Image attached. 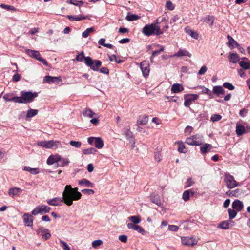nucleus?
Returning a JSON list of instances; mask_svg holds the SVG:
<instances>
[{
  "mask_svg": "<svg viewBox=\"0 0 250 250\" xmlns=\"http://www.w3.org/2000/svg\"><path fill=\"white\" fill-rule=\"evenodd\" d=\"M82 195L78 191V188H72L70 185H66L62 192V199L60 197H55L46 201L48 204L57 206L61 205L62 202L70 206L73 204V201H77L81 198Z\"/></svg>",
  "mask_w": 250,
  "mask_h": 250,
  "instance_id": "f257e3e1",
  "label": "nucleus"
},
{
  "mask_svg": "<svg viewBox=\"0 0 250 250\" xmlns=\"http://www.w3.org/2000/svg\"><path fill=\"white\" fill-rule=\"evenodd\" d=\"M38 96L37 92L21 91V97H13L10 99H6V95L4 96L3 98L6 101H13L16 103L26 104L32 102L33 99Z\"/></svg>",
  "mask_w": 250,
  "mask_h": 250,
  "instance_id": "f03ea898",
  "label": "nucleus"
},
{
  "mask_svg": "<svg viewBox=\"0 0 250 250\" xmlns=\"http://www.w3.org/2000/svg\"><path fill=\"white\" fill-rule=\"evenodd\" d=\"M168 28L167 25H166L163 28H161L160 26L155 23H151L146 25L142 30V33L146 36L151 35H160L164 33Z\"/></svg>",
  "mask_w": 250,
  "mask_h": 250,
  "instance_id": "7ed1b4c3",
  "label": "nucleus"
},
{
  "mask_svg": "<svg viewBox=\"0 0 250 250\" xmlns=\"http://www.w3.org/2000/svg\"><path fill=\"white\" fill-rule=\"evenodd\" d=\"M36 145L46 149H57L62 148V144L61 141L59 140H51L38 141Z\"/></svg>",
  "mask_w": 250,
  "mask_h": 250,
  "instance_id": "20e7f679",
  "label": "nucleus"
},
{
  "mask_svg": "<svg viewBox=\"0 0 250 250\" xmlns=\"http://www.w3.org/2000/svg\"><path fill=\"white\" fill-rule=\"evenodd\" d=\"M203 141V137L201 135L197 134L187 138L186 143L192 146H200Z\"/></svg>",
  "mask_w": 250,
  "mask_h": 250,
  "instance_id": "39448f33",
  "label": "nucleus"
},
{
  "mask_svg": "<svg viewBox=\"0 0 250 250\" xmlns=\"http://www.w3.org/2000/svg\"><path fill=\"white\" fill-rule=\"evenodd\" d=\"M85 64L93 71H98L101 65V62L99 60H93L90 57H87L85 59Z\"/></svg>",
  "mask_w": 250,
  "mask_h": 250,
  "instance_id": "423d86ee",
  "label": "nucleus"
},
{
  "mask_svg": "<svg viewBox=\"0 0 250 250\" xmlns=\"http://www.w3.org/2000/svg\"><path fill=\"white\" fill-rule=\"evenodd\" d=\"M224 182L229 188H233L239 186L233 176L229 173H226L224 176Z\"/></svg>",
  "mask_w": 250,
  "mask_h": 250,
  "instance_id": "0eeeda50",
  "label": "nucleus"
},
{
  "mask_svg": "<svg viewBox=\"0 0 250 250\" xmlns=\"http://www.w3.org/2000/svg\"><path fill=\"white\" fill-rule=\"evenodd\" d=\"M182 244L188 247H193L198 242V238L195 236H182L181 237Z\"/></svg>",
  "mask_w": 250,
  "mask_h": 250,
  "instance_id": "6e6552de",
  "label": "nucleus"
},
{
  "mask_svg": "<svg viewBox=\"0 0 250 250\" xmlns=\"http://www.w3.org/2000/svg\"><path fill=\"white\" fill-rule=\"evenodd\" d=\"M25 53L30 57L38 60L44 65L47 66L48 63L47 61L42 57L39 51L31 49H26Z\"/></svg>",
  "mask_w": 250,
  "mask_h": 250,
  "instance_id": "1a4fd4ad",
  "label": "nucleus"
},
{
  "mask_svg": "<svg viewBox=\"0 0 250 250\" xmlns=\"http://www.w3.org/2000/svg\"><path fill=\"white\" fill-rule=\"evenodd\" d=\"M199 95L196 94H188L184 95V105L189 107L191 104L198 99Z\"/></svg>",
  "mask_w": 250,
  "mask_h": 250,
  "instance_id": "9d476101",
  "label": "nucleus"
},
{
  "mask_svg": "<svg viewBox=\"0 0 250 250\" xmlns=\"http://www.w3.org/2000/svg\"><path fill=\"white\" fill-rule=\"evenodd\" d=\"M51 208L44 205L37 206L32 211V214L37 215L39 214L48 213L50 211Z\"/></svg>",
  "mask_w": 250,
  "mask_h": 250,
  "instance_id": "9b49d317",
  "label": "nucleus"
},
{
  "mask_svg": "<svg viewBox=\"0 0 250 250\" xmlns=\"http://www.w3.org/2000/svg\"><path fill=\"white\" fill-rule=\"evenodd\" d=\"M192 54L185 49H180L176 53L170 55V58L188 57H191Z\"/></svg>",
  "mask_w": 250,
  "mask_h": 250,
  "instance_id": "f8f14e48",
  "label": "nucleus"
},
{
  "mask_svg": "<svg viewBox=\"0 0 250 250\" xmlns=\"http://www.w3.org/2000/svg\"><path fill=\"white\" fill-rule=\"evenodd\" d=\"M22 191V189L15 187L9 189L8 194L9 197L14 198L15 197L19 196Z\"/></svg>",
  "mask_w": 250,
  "mask_h": 250,
  "instance_id": "ddd939ff",
  "label": "nucleus"
},
{
  "mask_svg": "<svg viewBox=\"0 0 250 250\" xmlns=\"http://www.w3.org/2000/svg\"><path fill=\"white\" fill-rule=\"evenodd\" d=\"M141 69L145 77H146L149 75L150 68L149 62L144 61L141 63L140 64Z\"/></svg>",
  "mask_w": 250,
  "mask_h": 250,
  "instance_id": "4468645a",
  "label": "nucleus"
},
{
  "mask_svg": "<svg viewBox=\"0 0 250 250\" xmlns=\"http://www.w3.org/2000/svg\"><path fill=\"white\" fill-rule=\"evenodd\" d=\"M62 80L60 77H52L50 76H46L43 79V83H55L56 84H59L60 82H61Z\"/></svg>",
  "mask_w": 250,
  "mask_h": 250,
  "instance_id": "2eb2a0df",
  "label": "nucleus"
},
{
  "mask_svg": "<svg viewBox=\"0 0 250 250\" xmlns=\"http://www.w3.org/2000/svg\"><path fill=\"white\" fill-rule=\"evenodd\" d=\"M23 220L24 225L28 227H32L33 217L29 213H24L23 215Z\"/></svg>",
  "mask_w": 250,
  "mask_h": 250,
  "instance_id": "dca6fc26",
  "label": "nucleus"
},
{
  "mask_svg": "<svg viewBox=\"0 0 250 250\" xmlns=\"http://www.w3.org/2000/svg\"><path fill=\"white\" fill-rule=\"evenodd\" d=\"M61 160V156L58 154L50 155L47 159L46 163L48 165H52L59 162Z\"/></svg>",
  "mask_w": 250,
  "mask_h": 250,
  "instance_id": "f3484780",
  "label": "nucleus"
},
{
  "mask_svg": "<svg viewBox=\"0 0 250 250\" xmlns=\"http://www.w3.org/2000/svg\"><path fill=\"white\" fill-rule=\"evenodd\" d=\"M234 225V222L231 220L222 221L218 226V228L222 229H227Z\"/></svg>",
  "mask_w": 250,
  "mask_h": 250,
  "instance_id": "a211bd4d",
  "label": "nucleus"
},
{
  "mask_svg": "<svg viewBox=\"0 0 250 250\" xmlns=\"http://www.w3.org/2000/svg\"><path fill=\"white\" fill-rule=\"evenodd\" d=\"M150 201L157 205V206L161 207L162 206V203L160 199V197L157 193H153L150 196Z\"/></svg>",
  "mask_w": 250,
  "mask_h": 250,
  "instance_id": "6ab92c4d",
  "label": "nucleus"
},
{
  "mask_svg": "<svg viewBox=\"0 0 250 250\" xmlns=\"http://www.w3.org/2000/svg\"><path fill=\"white\" fill-rule=\"evenodd\" d=\"M232 208L237 211H240L244 207L243 203L239 200H235L232 204Z\"/></svg>",
  "mask_w": 250,
  "mask_h": 250,
  "instance_id": "aec40b11",
  "label": "nucleus"
},
{
  "mask_svg": "<svg viewBox=\"0 0 250 250\" xmlns=\"http://www.w3.org/2000/svg\"><path fill=\"white\" fill-rule=\"evenodd\" d=\"M148 122V116L146 115H141L137 120V124L139 125H145Z\"/></svg>",
  "mask_w": 250,
  "mask_h": 250,
  "instance_id": "412c9836",
  "label": "nucleus"
},
{
  "mask_svg": "<svg viewBox=\"0 0 250 250\" xmlns=\"http://www.w3.org/2000/svg\"><path fill=\"white\" fill-rule=\"evenodd\" d=\"M184 90L183 86L179 83H174L171 86V91L172 93H178Z\"/></svg>",
  "mask_w": 250,
  "mask_h": 250,
  "instance_id": "4be33fe9",
  "label": "nucleus"
},
{
  "mask_svg": "<svg viewBox=\"0 0 250 250\" xmlns=\"http://www.w3.org/2000/svg\"><path fill=\"white\" fill-rule=\"evenodd\" d=\"M227 39L228 40V46L231 49H233L235 46H239V44L232 38L231 36L228 35Z\"/></svg>",
  "mask_w": 250,
  "mask_h": 250,
  "instance_id": "5701e85b",
  "label": "nucleus"
},
{
  "mask_svg": "<svg viewBox=\"0 0 250 250\" xmlns=\"http://www.w3.org/2000/svg\"><path fill=\"white\" fill-rule=\"evenodd\" d=\"M242 59L244 61H241L239 62L240 66L244 69H249L250 68V61L246 57H243Z\"/></svg>",
  "mask_w": 250,
  "mask_h": 250,
  "instance_id": "b1692460",
  "label": "nucleus"
},
{
  "mask_svg": "<svg viewBox=\"0 0 250 250\" xmlns=\"http://www.w3.org/2000/svg\"><path fill=\"white\" fill-rule=\"evenodd\" d=\"M48 231L49 230L48 229H44L43 227H41L39 229L38 233L39 234L40 232L44 233V234L42 236V238L44 240H47L51 237V234Z\"/></svg>",
  "mask_w": 250,
  "mask_h": 250,
  "instance_id": "393cba45",
  "label": "nucleus"
},
{
  "mask_svg": "<svg viewBox=\"0 0 250 250\" xmlns=\"http://www.w3.org/2000/svg\"><path fill=\"white\" fill-rule=\"evenodd\" d=\"M79 185L87 188H93L94 184L85 178H83L78 181Z\"/></svg>",
  "mask_w": 250,
  "mask_h": 250,
  "instance_id": "a878e982",
  "label": "nucleus"
},
{
  "mask_svg": "<svg viewBox=\"0 0 250 250\" xmlns=\"http://www.w3.org/2000/svg\"><path fill=\"white\" fill-rule=\"evenodd\" d=\"M228 57L229 61L233 63H236L239 61V56L237 53H230Z\"/></svg>",
  "mask_w": 250,
  "mask_h": 250,
  "instance_id": "bb28decb",
  "label": "nucleus"
},
{
  "mask_svg": "<svg viewBox=\"0 0 250 250\" xmlns=\"http://www.w3.org/2000/svg\"><path fill=\"white\" fill-rule=\"evenodd\" d=\"M67 18L71 21H79L83 20H85L87 18L86 16H71L68 15Z\"/></svg>",
  "mask_w": 250,
  "mask_h": 250,
  "instance_id": "cd10ccee",
  "label": "nucleus"
},
{
  "mask_svg": "<svg viewBox=\"0 0 250 250\" xmlns=\"http://www.w3.org/2000/svg\"><path fill=\"white\" fill-rule=\"evenodd\" d=\"M213 92L217 96H219L220 95L225 93V90L221 86H215L213 88Z\"/></svg>",
  "mask_w": 250,
  "mask_h": 250,
  "instance_id": "c85d7f7f",
  "label": "nucleus"
},
{
  "mask_svg": "<svg viewBox=\"0 0 250 250\" xmlns=\"http://www.w3.org/2000/svg\"><path fill=\"white\" fill-rule=\"evenodd\" d=\"M212 148V146L209 144H205L200 147V150L202 154H205Z\"/></svg>",
  "mask_w": 250,
  "mask_h": 250,
  "instance_id": "c756f323",
  "label": "nucleus"
},
{
  "mask_svg": "<svg viewBox=\"0 0 250 250\" xmlns=\"http://www.w3.org/2000/svg\"><path fill=\"white\" fill-rule=\"evenodd\" d=\"M23 170L29 172L31 174L36 175L40 173L39 169L37 168H31L29 166H25Z\"/></svg>",
  "mask_w": 250,
  "mask_h": 250,
  "instance_id": "7c9ffc66",
  "label": "nucleus"
},
{
  "mask_svg": "<svg viewBox=\"0 0 250 250\" xmlns=\"http://www.w3.org/2000/svg\"><path fill=\"white\" fill-rule=\"evenodd\" d=\"M83 115L85 117L92 118L94 116L96 115V114L93 112L90 109L86 108L83 111Z\"/></svg>",
  "mask_w": 250,
  "mask_h": 250,
  "instance_id": "2f4dec72",
  "label": "nucleus"
},
{
  "mask_svg": "<svg viewBox=\"0 0 250 250\" xmlns=\"http://www.w3.org/2000/svg\"><path fill=\"white\" fill-rule=\"evenodd\" d=\"M94 145L98 149H101L104 146V142L100 137H96L95 140Z\"/></svg>",
  "mask_w": 250,
  "mask_h": 250,
  "instance_id": "473e14b6",
  "label": "nucleus"
},
{
  "mask_svg": "<svg viewBox=\"0 0 250 250\" xmlns=\"http://www.w3.org/2000/svg\"><path fill=\"white\" fill-rule=\"evenodd\" d=\"M195 88L199 89L201 90V93L207 94L210 97H211V93L210 90L209 89L205 87V86L199 85L195 87Z\"/></svg>",
  "mask_w": 250,
  "mask_h": 250,
  "instance_id": "72a5a7b5",
  "label": "nucleus"
},
{
  "mask_svg": "<svg viewBox=\"0 0 250 250\" xmlns=\"http://www.w3.org/2000/svg\"><path fill=\"white\" fill-rule=\"evenodd\" d=\"M128 219L133 224L136 225L140 223L141 221V217L139 215L131 216L128 217Z\"/></svg>",
  "mask_w": 250,
  "mask_h": 250,
  "instance_id": "f704fd0d",
  "label": "nucleus"
},
{
  "mask_svg": "<svg viewBox=\"0 0 250 250\" xmlns=\"http://www.w3.org/2000/svg\"><path fill=\"white\" fill-rule=\"evenodd\" d=\"M178 145V151L180 153H186L187 152V149L185 147V146L183 142H177Z\"/></svg>",
  "mask_w": 250,
  "mask_h": 250,
  "instance_id": "c9c22d12",
  "label": "nucleus"
},
{
  "mask_svg": "<svg viewBox=\"0 0 250 250\" xmlns=\"http://www.w3.org/2000/svg\"><path fill=\"white\" fill-rule=\"evenodd\" d=\"M246 132L245 128L244 126L239 125L236 126V132L238 136L242 135Z\"/></svg>",
  "mask_w": 250,
  "mask_h": 250,
  "instance_id": "e433bc0d",
  "label": "nucleus"
},
{
  "mask_svg": "<svg viewBox=\"0 0 250 250\" xmlns=\"http://www.w3.org/2000/svg\"><path fill=\"white\" fill-rule=\"evenodd\" d=\"M241 193V191L239 189H237L232 191L228 192L227 193L229 196L238 197Z\"/></svg>",
  "mask_w": 250,
  "mask_h": 250,
  "instance_id": "4c0bfd02",
  "label": "nucleus"
},
{
  "mask_svg": "<svg viewBox=\"0 0 250 250\" xmlns=\"http://www.w3.org/2000/svg\"><path fill=\"white\" fill-rule=\"evenodd\" d=\"M236 210H235V209H232L231 208H229L228 209V214H229V220H231L233 219H234L236 215H237V212H236Z\"/></svg>",
  "mask_w": 250,
  "mask_h": 250,
  "instance_id": "58836bf2",
  "label": "nucleus"
},
{
  "mask_svg": "<svg viewBox=\"0 0 250 250\" xmlns=\"http://www.w3.org/2000/svg\"><path fill=\"white\" fill-rule=\"evenodd\" d=\"M214 20V18L213 16H207L204 20V21H205L209 25L212 26L213 24Z\"/></svg>",
  "mask_w": 250,
  "mask_h": 250,
  "instance_id": "ea45409f",
  "label": "nucleus"
},
{
  "mask_svg": "<svg viewBox=\"0 0 250 250\" xmlns=\"http://www.w3.org/2000/svg\"><path fill=\"white\" fill-rule=\"evenodd\" d=\"M94 31V27L87 28L85 31L82 33V36L83 38H86L89 36L90 33H92Z\"/></svg>",
  "mask_w": 250,
  "mask_h": 250,
  "instance_id": "a19ab883",
  "label": "nucleus"
},
{
  "mask_svg": "<svg viewBox=\"0 0 250 250\" xmlns=\"http://www.w3.org/2000/svg\"><path fill=\"white\" fill-rule=\"evenodd\" d=\"M190 196V190H187L185 191L182 195V198L185 201L189 200Z\"/></svg>",
  "mask_w": 250,
  "mask_h": 250,
  "instance_id": "79ce46f5",
  "label": "nucleus"
},
{
  "mask_svg": "<svg viewBox=\"0 0 250 250\" xmlns=\"http://www.w3.org/2000/svg\"><path fill=\"white\" fill-rule=\"evenodd\" d=\"M97 150L94 148H89L88 149H83V153L84 155H89L91 154H94L96 152Z\"/></svg>",
  "mask_w": 250,
  "mask_h": 250,
  "instance_id": "37998d69",
  "label": "nucleus"
},
{
  "mask_svg": "<svg viewBox=\"0 0 250 250\" xmlns=\"http://www.w3.org/2000/svg\"><path fill=\"white\" fill-rule=\"evenodd\" d=\"M38 111L36 109H30L28 111L26 117L31 118L36 115L38 114Z\"/></svg>",
  "mask_w": 250,
  "mask_h": 250,
  "instance_id": "c03bdc74",
  "label": "nucleus"
},
{
  "mask_svg": "<svg viewBox=\"0 0 250 250\" xmlns=\"http://www.w3.org/2000/svg\"><path fill=\"white\" fill-rule=\"evenodd\" d=\"M187 33L194 39H197L198 38V33L194 30H188L187 31Z\"/></svg>",
  "mask_w": 250,
  "mask_h": 250,
  "instance_id": "a18cd8bd",
  "label": "nucleus"
},
{
  "mask_svg": "<svg viewBox=\"0 0 250 250\" xmlns=\"http://www.w3.org/2000/svg\"><path fill=\"white\" fill-rule=\"evenodd\" d=\"M0 7L4 9H6L8 11H16V9L12 5H6L4 4H1L0 5Z\"/></svg>",
  "mask_w": 250,
  "mask_h": 250,
  "instance_id": "49530a36",
  "label": "nucleus"
},
{
  "mask_svg": "<svg viewBox=\"0 0 250 250\" xmlns=\"http://www.w3.org/2000/svg\"><path fill=\"white\" fill-rule=\"evenodd\" d=\"M61 162L60 165V167H64L67 166L69 164V161L67 158H63L61 157V160H59Z\"/></svg>",
  "mask_w": 250,
  "mask_h": 250,
  "instance_id": "de8ad7c7",
  "label": "nucleus"
},
{
  "mask_svg": "<svg viewBox=\"0 0 250 250\" xmlns=\"http://www.w3.org/2000/svg\"><path fill=\"white\" fill-rule=\"evenodd\" d=\"M139 18H140V17H139V16H138L137 15H135V14H132V15H128L126 17V19L128 21H135L136 20L139 19Z\"/></svg>",
  "mask_w": 250,
  "mask_h": 250,
  "instance_id": "09e8293b",
  "label": "nucleus"
},
{
  "mask_svg": "<svg viewBox=\"0 0 250 250\" xmlns=\"http://www.w3.org/2000/svg\"><path fill=\"white\" fill-rule=\"evenodd\" d=\"M134 230L138 231L139 233H140L143 235L146 234V231L144 230V229L142 227L139 225H136Z\"/></svg>",
  "mask_w": 250,
  "mask_h": 250,
  "instance_id": "8fccbe9b",
  "label": "nucleus"
},
{
  "mask_svg": "<svg viewBox=\"0 0 250 250\" xmlns=\"http://www.w3.org/2000/svg\"><path fill=\"white\" fill-rule=\"evenodd\" d=\"M69 144L71 146L75 148H80L82 145L81 142L75 141H70Z\"/></svg>",
  "mask_w": 250,
  "mask_h": 250,
  "instance_id": "3c124183",
  "label": "nucleus"
},
{
  "mask_svg": "<svg viewBox=\"0 0 250 250\" xmlns=\"http://www.w3.org/2000/svg\"><path fill=\"white\" fill-rule=\"evenodd\" d=\"M222 116L220 115L214 114L211 116L210 120L214 122L220 120Z\"/></svg>",
  "mask_w": 250,
  "mask_h": 250,
  "instance_id": "603ef678",
  "label": "nucleus"
},
{
  "mask_svg": "<svg viewBox=\"0 0 250 250\" xmlns=\"http://www.w3.org/2000/svg\"><path fill=\"white\" fill-rule=\"evenodd\" d=\"M103 241L101 240H96L92 242V246L94 248H97L98 247L101 245Z\"/></svg>",
  "mask_w": 250,
  "mask_h": 250,
  "instance_id": "864d4df0",
  "label": "nucleus"
},
{
  "mask_svg": "<svg viewBox=\"0 0 250 250\" xmlns=\"http://www.w3.org/2000/svg\"><path fill=\"white\" fill-rule=\"evenodd\" d=\"M86 57H84L83 55V53L82 52L81 53L79 54L77 57H76V60L78 62H82L83 61H85V59Z\"/></svg>",
  "mask_w": 250,
  "mask_h": 250,
  "instance_id": "5fc2aeb1",
  "label": "nucleus"
},
{
  "mask_svg": "<svg viewBox=\"0 0 250 250\" xmlns=\"http://www.w3.org/2000/svg\"><path fill=\"white\" fill-rule=\"evenodd\" d=\"M223 87L230 90H233L234 86L230 83L225 82L223 83Z\"/></svg>",
  "mask_w": 250,
  "mask_h": 250,
  "instance_id": "6e6d98bb",
  "label": "nucleus"
},
{
  "mask_svg": "<svg viewBox=\"0 0 250 250\" xmlns=\"http://www.w3.org/2000/svg\"><path fill=\"white\" fill-rule=\"evenodd\" d=\"M166 8L169 10H173L175 8L174 5L170 1H167L166 3Z\"/></svg>",
  "mask_w": 250,
  "mask_h": 250,
  "instance_id": "4d7b16f0",
  "label": "nucleus"
},
{
  "mask_svg": "<svg viewBox=\"0 0 250 250\" xmlns=\"http://www.w3.org/2000/svg\"><path fill=\"white\" fill-rule=\"evenodd\" d=\"M60 243L61 247L63 248L64 250H71L68 244L64 241L60 240Z\"/></svg>",
  "mask_w": 250,
  "mask_h": 250,
  "instance_id": "13d9d810",
  "label": "nucleus"
},
{
  "mask_svg": "<svg viewBox=\"0 0 250 250\" xmlns=\"http://www.w3.org/2000/svg\"><path fill=\"white\" fill-rule=\"evenodd\" d=\"M194 184L191 178H189L185 183V188H189Z\"/></svg>",
  "mask_w": 250,
  "mask_h": 250,
  "instance_id": "bf43d9fd",
  "label": "nucleus"
},
{
  "mask_svg": "<svg viewBox=\"0 0 250 250\" xmlns=\"http://www.w3.org/2000/svg\"><path fill=\"white\" fill-rule=\"evenodd\" d=\"M154 159L156 161L159 162L162 160V156L159 152H155L154 154Z\"/></svg>",
  "mask_w": 250,
  "mask_h": 250,
  "instance_id": "052dcab7",
  "label": "nucleus"
},
{
  "mask_svg": "<svg viewBox=\"0 0 250 250\" xmlns=\"http://www.w3.org/2000/svg\"><path fill=\"white\" fill-rule=\"evenodd\" d=\"M207 71V67L206 66H203L200 69L198 72V74L199 75H204Z\"/></svg>",
  "mask_w": 250,
  "mask_h": 250,
  "instance_id": "680f3d73",
  "label": "nucleus"
},
{
  "mask_svg": "<svg viewBox=\"0 0 250 250\" xmlns=\"http://www.w3.org/2000/svg\"><path fill=\"white\" fill-rule=\"evenodd\" d=\"M21 76L20 74L16 73L13 76L12 81L14 82H17L20 80Z\"/></svg>",
  "mask_w": 250,
  "mask_h": 250,
  "instance_id": "e2e57ef3",
  "label": "nucleus"
},
{
  "mask_svg": "<svg viewBox=\"0 0 250 250\" xmlns=\"http://www.w3.org/2000/svg\"><path fill=\"white\" fill-rule=\"evenodd\" d=\"M82 192L84 194L90 195L91 194H94L95 192L93 189H84L82 190Z\"/></svg>",
  "mask_w": 250,
  "mask_h": 250,
  "instance_id": "0e129e2a",
  "label": "nucleus"
},
{
  "mask_svg": "<svg viewBox=\"0 0 250 250\" xmlns=\"http://www.w3.org/2000/svg\"><path fill=\"white\" fill-rule=\"evenodd\" d=\"M179 229L177 226L171 225L168 226V229L171 231H177Z\"/></svg>",
  "mask_w": 250,
  "mask_h": 250,
  "instance_id": "69168bd1",
  "label": "nucleus"
},
{
  "mask_svg": "<svg viewBox=\"0 0 250 250\" xmlns=\"http://www.w3.org/2000/svg\"><path fill=\"white\" fill-rule=\"evenodd\" d=\"M152 122L156 125H159L162 124L161 120L158 117H153L152 119Z\"/></svg>",
  "mask_w": 250,
  "mask_h": 250,
  "instance_id": "338daca9",
  "label": "nucleus"
},
{
  "mask_svg": "<svg viewBox=\"0 0 250 250\" xmlns=\"http://www.w3.org/2000/svg\"><path fill=\"white\" fill-rule=\"evenodd\" d=\"M119 239L121 242L125 243L127 242V237L126 235H122L119 236Z\"/></svg>",
  "mask_w": 250,
  "mask_h": 250,
  "instance_id": "774afa93",
  "label": "nucleus"
}]
</instances>
